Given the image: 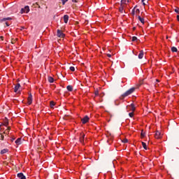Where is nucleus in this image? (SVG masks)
<instances>
[{
  "instance_id": "obj_16",
  "label": "nucleus",
  "mask_w": 179,
  "mask_h": 179,
  "mask_svg": "<svg viewBox=\"0 0 179 179\" xmlns=\"http://www.w3.org/2000/svg\"><path fill=\"white\" fill-rule=\"evenodd\" d=\"M143 50H141L140 51V53H139V55H138V58H139V59H142V58H143Z\"/></svg>"
},
{
  "instance_id": "obj_28",
  "label": "nucleus",
  "mask_w": 179,
  "mask_h": 179,
  "mask_svg": "<svg viewBox=\"0 0 179 179\" xmlns=\"http://www.w3.org/2000/svg\"><path fill=\"white\" fill-rule=\"evenodd\" d=\"M138 40V38L136 36H133L131 41H136Z\"/></svg>"
},
{
  "instance_id": "obj_32",
  "label": "nucleus",
  "mask_w": 179,
  "mask_h": 179,
  "mask_svg": "<svg viewBox=\"0 0 179 179\" xmlns=\"http://www.w3.org/2000/svg\"><path fill=\"white\" fill-rule=\"evenodd\" d=\"M68 0H62V5H65V3H66V1Z\"/></svg>"
},
{
  "instance_id": "obj_6",
  "label": "nucleus",
  "mask_w": 179,
  "mask_h": 179,
  "mask_svg": "<svg viewBox=\"0 0 179 179\" xmlns=\"http://www.w3.org/2000/svg\"><path fill=\"white\" fill-rule=\"evenodd\" d=\"M80 142L81 143H85V134H80Z\"/></svg>"
},
{
  "instance_id": "obj_12",
  "label": "nucleus",
  "mask_w": 179,
  "mask_h": 179,
  "mask_svg": "<svg viewBox=\"0 0 179 179\" xmlns=\"http://www.w3.org/2000/svg\"><path fill=\"white\" fill-rule=\"evenodd\" d=\"M20 87V84L17 83L15 87H14V92L15 93H17V90H19V88Z\"/></svg>"
},
{
  "instance_id": "obj_35",
  "label": "nucleus",
  "mask_w": 179,
  "mask_h": 179,
  "mask_svg": "<svg viewBox=\"0 0 179 179\" xmlns=\"http://www.w3.org/2000/svg\"><path fill=\"white\" fill-rule=\"evenodd\" d=\"M140 12H141V10H139L138 8H137V9L136 10V13H139Z\"/></svg>"
},
{
  "instance_id": "obj_44",
  "label": "nucleus",
  "mask_w": 179,
  "mask_h": 179,
  "mask_svg": "<svg viewBox=\"0 0 179 179\" xmlns=\"http://www.w3.org/2000/svg\"><path fill=\"white\" fill-rule=\"evenodd\" d=\"M12 43V44H15V42H11Z\"/></svg>"
},
{
  "instance_id": "obj_29",
  "label": "nucleus",
  "mask_w": 179,
  "mask_h": 179,
  "mask_svg": "<svg viewBox=\"0 0 179 179\" xmlns=\"http://www.w3.org/2000/svg\"><path fill=\"white\" fill-rule=\"evenodd\" d=\"M123 143H128V139L124 138L122 141Z\"/></svg>"
},
{
  "instance_id": "obj_30",
  "label": "nucleus",
  "mask_w": 179,
  "mask_h": 179,
  "mask_svg": "<svg viewBox=\"0 0 179 179\" xmlns=\"http://www.w3.org/2000/svg\"><path fill=\"white\" fill-rule=\"evenodd\" d=\"M70 71H71V72H75V67L71 66L70 67Z\"/></svg>"
},
{
  "instance_id": "obj_36",
  "label": "nucleus",
  "mask_w": 179,
  "mask_h": 179,
  "mask_svg": "<svg viewBox=\"0 0 179 179\" xmlns=\"http://www.w3.org/2000/svg\"><path fill=\"white\" fill-rule=\"evenodd\" d=\"M142 3L143 5L145 6V5H146V3H145V0H142Z\"/></svg>"
},
{
  "instance_id": "obj_18",
  "label": "nucleus",
  "mask_w": 179,
  "mask_h": 179,
  "mask_svg": "<svg viewBox=\"0 0 179 179\" xmlns=\"http://www.w3.org/2000/svg\"><path fill=\"white\" fill-rule=\"evenodd\" d=\"M48 80L50 83H54V78L52 77H48Z\"/></svg>"
},
{
  "instance_id": "obj_15",
  "label": "nucleus",
  "mask_w": 179,
  "mask_h": 179,
  "mask_svg": "<svg viewBox=\"0 0 179 179\" xmlns=\"http://www.w3.org/2000/svg\"><path fill=\"white\" fill-rule=\"evenodd\" d=\"M15 143H16V145H22V138H18L15 141Z\"/></svg>"
},
{
  "instance_id": "obj_9",
  "label": "nucleus",
  "mask_w": 179,
  "mask_h": 179,
  "mask_svg": "<svg viewBox=\"0 0 179 179\" xmlns=\"http://www.w3.org/2000/svg\"><path fill=\"white\" fill-rule=\"evenodd\" d=\"M7 20H12V18L10 17H4L2 19H0V23H2L3 22H6Z\"/></svg>"
},
{
  "instance_id": "obj_11",
  "label": "nucleus",
  "mask_w": 179,
  "mask_h": 179,
  "mask_svg": "<svg viewBox=\"0 0 179 179\" xmlns=\"http://www.w3.org/2000/svg\"><path fill=\"white\" fill-rule=\"evenodd\" d=\"M155 138L156 139H160V138H162V134H160V131H157L155 133Z\"/></svg>"
},
{
  "instance_id": "obj_25",
  "label": "nucleus",
  "mask_w": 179,
  "mask_h": 179,
  "mask_svg": "<svg viewBox=\"0 0 179 179\" xmlns=\"http://www.w3.org/2000/svg\"><path fill=\"white\" fill-rule=\"evenodd\" d=\"M54 106H55V102L51 101H50V107L52 108V107H54Z\"/></svg>"
},
{
  "instance_id": "obj_34",
  "label": "nucleus",
  "mask_w": 179,
  "mask_h": 179,
  "mask_svg": "<svg viewBox=\"0 0 179 179\" xmlns=\"http://www.w3.org/2000/svg\"><path fill=\"white\" fill-rule=\"evenodd\" d=\"M175 12H176V13H179V8H176L175 9Z\"/></svg>"
},
{
  "instance_id": "obj_13",
  "label": "nucleus",
  "mask_w": 179,
  "mask_h": 179,
  "mask_svg": "<svg viewBox=\"0 0 179 179\" xmlns=\"http://www.w3.org/2000/svg\"><path fill=\"white\" fill-rule=\"evenodd\" d=\"M69 20V15H64V23H68V21Z\"/></svg>"
},
{
  "instance_id": "obj_24",
  "label": "nucleus",
  "mask_w": 179,
  "mask_h": 179,
  "mask_svg": "<svg viewBox=\"0 0 179 179\" xmlns=\"http://www.w3.org/2000/svg\"><path fill=\"white\" fill-rule=\"evenodd\" d=\"M9 131H10V127H8L6 130L3 132V134H9Z\"/></svg>"
},
{
  "instance_id": "obj_26",
  "label": "nucleus",
  "mask_w": 179,
  "mask_h": 179,
  "mask_svg": "<svg viewBox=\"0 0 179 179\" xmlns=\"http://www.w3.org/2000/svg\"><path fill=\"white\" fill-rule=\"evenodd\" d=\"M136 8V6H135L134 8H133V10H132V11H131V15H133V16H134V15H135V9Z\"/></svg>"
},
{
  "instance_id": "obj_46",
  "label": "nucleus",
  "mask_w": 179,
  "mask_h": 179,
  "mask_svg": "<svg viewBox=\"0 0 179 179\" xmlns=\"http://www.w3.org/2000/svg\"><path fill=\"white\" fill-rule=\"evenodd\" d=\"M134 30H135V27L134 28Z\"/></svg>"
},
{
  "instance_id": "obj_42",
  "label": "nucleus",
  "mask_w": 179,
  "mask_h": 179,
  "mask_svg": "<svg viewBox=\"0 0 179 179\" xmlns=\"http://www.w3.org/2000/svg\"><path fill=\"white\" fill-rule=\"evenodd\" d=\"M14 140H15V138H13L11 139V142H13Z\"/></svg>"
},
{
  "instance_id": "obj_4",
  "label": "nucleus",
  "mask_w": 179,
  "mask_h": 179,
  "mask_svg": "<svg viewBox=\"0 0 179 179\" xmlns=\"http://www.w3.org/2000/svg\"><path fill=\"white\" fill-rule=\"evenodd\" d=\"M57 37H59L60 38H64L65 37V34H63L62 31L57 29Z\"/></svg>"
},
{
  "instance_id": "obj_37",
  "label": "nucleus",
  "mask_w": 179,
  "mask_h": 179,
  "mask_svg": "<svg viewBox=\"0 0 179 179\" xmlns=\"http://www.w3.org/2000/svg\"><path fill=\"white\" fill-rule=\"evenodd\" d=\"M78 1H79V0H72V2H74V3H77Z\"/></svg>"
},
{
  "instance_id": "obj_40",
  "label": "nucleus",
  "mask_w": 179,
  "mask_h": 179,
  "mask_svg": "<svg viewBox=\"0 0 179 179\" xmlns=\"http://www.w3.org/2000/svg\"><path fill=\"white\" fill-rule=\"evenodd\" d=\"M95 94H96V96H99V92L96 91V92H95Z\"/></svg>"
},
{
  "instance_id": "obj_23",
  "label": "nucleus",
  "mask_w": 179,
  "mask_h": 179,
  "mask_svg": "<svg viewBox=\"0 0 179 179\" xmlns=\"http://www.w3.org/2000/svg\"><path fill=\"white\" fill-rule=\"evenodd\" d=\"M129 107L131 108V110L132 111H134L135 110V105H134V103H131Z\"/></svg>"
},
{
  "instance_id": "obj_20",
  "label": "nucleus",
  "mask_w": 179,
  "mask_h": 179,
  "mask_svg": "<svg viewBox=\"0 0 179 179\" xmlns=\"http://www.w3.org/2000/svg\"><path fill=\"white\" fill-rule=\"evenodd\" d=\"M142 146H143V149H145V150H148V147L146 145V143L142 142Z\"/></svg>"
},
{
  "instance_id": "obj_2",
  "label": "nucleus",
  "mask_w": 179,
  "mask_h": 179,
  "mask_svg": "<svg viewBox=\"0 0 179 179\" xmlns=\"http://www.w3.org/2000/svg\"><path fill=\"white\" fill-rule=\"evenodd\" d=\"M30 12V7L29 6H24V8H21L20 13H29Z\"/></svg>"
},
{
  "instance_id": "obj_3",
  "label": "nucleus",
  "mask_w": 179,
  "mask_h": 179,
  "mask_svg": "<svg viewBox=\"0 0 179 179\" xmlns=\"http://www.w3.org/2000/svg\"><path fill=\"white\" fill-rule=\"evenodd\" d=\"M125 8H127V6L120 3L119 12H120V13H125Z\"/></svg>"
},
{
  "instance_id": "obj_5",
  "label": "nucleus",
  "mask_w": 179,
  "mask_h": 179,
  "mask_svg": "<svg viewBox=\"0 0 179 179\" xmlns=\"http://www.w3.org/2000/svg\"><path fill=\"white\" fill-rule=\"evenodd\" d=\"M31 103H33V96H32L31 94H30L28 96L27 103L29 104V106H30V104H31Z\"/></svg>"
},
{
  "instance_id": "obj_41",
  "label": "nucleus",
  "mask_w": 179,
  "mask_h": 179,
  "mask_svg": "<svg viewBox=\"0 0 179 179\" xmlns=\"http://www.w3.org/2000/svg\"><path fill=\"white\" fill-rule=\"evenodd\" d=\"M177 20L179 22V15H177Z\"/></svg>"
},
{
  "instance_id": "obj_43",
  "label": "nucleus",
  "mask_w": 179,
  "mask_h": 179,
  "mask_svg": "<svg viewBox=\"0 0 179 179\" xmlns=\"http://www.w3.org/2000/svg\"><path fill=\"white\" fill-rule=\"evenodd\" d=\"M0 38H1V40H3V36H1Z\"/></svg>"
},
{
  "instance_id": "obj_19",
  "label": "nucleus",
  "mask_w": 179,
  "mask_h": 179,
  "mask_svg": "<svg viewBox=\"0 0 179 179\" xmlns=\"http://www.w3.org/2000/svg\"><path fill=\"white\" fill-rule=\"evenodd\" d=\"M4 124H5L6 127H8V125H9V122H8L7 117H5V119H4Z\"/></svg>"
},
{
  "instance_id": "obj_7",
  "label": "nucleus",
  "mask_w": 179,
  "mask_h": 179,
  "mask_svg": "<svg viewBox=\"0 0 179 179\" xmlns=\"http://www.w3.org/2000/svg\"><path fill=\"white\" fill-rule=\"evenodd\" d=\"M82 123L83 124H86V122H87L89 121V116L86 115L85 116L82 120Z\"/></svg>"
},
{
  "instance_id": "obj_47",
  "label": "nucleus",
  "mask_w": 179,
  "mask_h": 179,
  "mask_svg": "<svg viewBox=\"0 0 179 179\" xmlns=\"http://www.w3.org/2000/svg\"><path fill=\"white\" fill-rule=\"evenodd\" d=\"M38 8H40V6H38Z\"/></svg>"
},
{
  "instance_id": "obj_45",
  "label": "nucleus",
  "mask_w": 179,
  "mask_h": 179,
  "mask_svg": "<svg viewBox=\"0 0 179 179\" xmlns=\"http://www.w3.org/2000/svg\"><path fill=\"white\" fill-rule=\"evenodd\" d=\"M157 82H159V80H157Z\"/></svg>"
},
{
  "instance_id": "obj_17",
  "label": "nucleus",
  "mask_w": 179,
  "mask_h": 179,
  "mask_svg": "<svg viewBox=\"0 0 179 179\" xmlns=\"http://www.w3.org/2000/svg\"><path fill=\"white\" fill-rule=\"evenodd\" d=\"M66 89L69 92H72V90H73V87H72V85H68Z\"/></svg>"
},
{
  "instance_id": "obj_10",
  "label": "nucleus",
  "mask_w": 179,
  "mask_h": 179,
  "mask_svg": "<svg viewBox=\"0 0 179 179\" xmlns=\"http://www.w3.org/2000/svg\"><path fill=\"white\" fill-rule=\"evenodd\" d=\"M129 3V0H121L120 4L124 5V6H127Z\"/></svg>"
},
{
  "instance_id": "obj_1",
  "label": "nucleus",
  "mask_w": 179,
  "mask_h": 179,
  "mask_svg": "<svg viewBox=\"0 0 179 179\" xmlns=\"http://www.w3.org/2000/svg\"><path fill=\"white\" fill-rule=\"evenodd\" d=\"M136 90V87H131L129 90L126 91L124 94H122L120 96V100H124V99H125V97H128V96H129V94H132V93H134V92H135Z\"/></svg>"
},
{
  "instance_id": "obj_21",
  "label": "nucleus",
  "mask_w": 179,
  "mask_h": 179,
  "mask_svg": "<svg viewBox=\"0 0 179 179\" xmlns=\"http://www.w3.org/2000/svg\"><path fill=\"white\" fill-rule=\"evenodd\" d=\"M1 155H5V153H8V149H3L0 152Z\"/></svg>"
},
{
  "instance_id": "obj_8",
  "label": "nucleus",
  "mask_w": 179,
  "mask_h": 179,
  "mask_svg": "<svg viewBox=\"0 0 179 179\" xmlns=\"http://www.w3.org/2000/svg\"><path fill=\"white\" fill-rule=\"evenodd\" d=\"M17 177L19 179H26V176L23 174V173H17Z\"/></svg>"
},
{
  "instance_id": "obj_27",
  "label": "nucleus",
  "mask_w": 179,
  "mask_h": 179,
  "mask_svg": "<svg viewBox=\"0 0 179 179\" xmlns=\"http://www.w3.org/2000/svg\"><path fill=\"white\" fill-rule=\"evenodd\" d=\"M4 138H5V136H3V134H0V139H1V141H3Z\"/></svg>"
},
{
  "instance_id": "obj_33",
  "label": "nucleus",
  "mask_w": 179,
  "mask_h": 179,
  "mask_svg": "<svg viewBox=\"0 0 179 179\" xmlns=\"http://www.w3.org/2000/svg\"><path fill=\"white\" fill-rule=\"evenodd\" d=\"M141 136H142V138H144V136H145V133L143 132V131H141Z\"/></svg>"
},
{
  "instance_id": "obj_39",
  "label": "nucleus",
  "mask_w": 179,
  "mask_h": 179,
  "mask_svg": "<svg viewBox=\"0 0 179 179\" xmlns=\"http://www.w3.org/2000/svg\"><path fill=\"white\" fill-rule=\"evenodd\" d=\"M107 57H108V58H111V55L107 54Z\"/></svg>"
},
{
  "instance_id": "obj_38",
  "label": "nucleus",
  "mask_w": 179,
  "mask_h": 179,
  "mask_svg": "<svg viewBox=\"0 0 179 179\" xmlns=\"http://www.w3.org/2000/svg\"><path fill=\"white\" fill-rule=\"evenodd\" d=\"M6 25L7 26V27H8V26H9V22H6Z\"/></svg>"
},
{
  "instance_id": "obj_31",
  "label": "nucleus",
  "mask_w": 179,
  "mask_h": 179,
  "mask_svg": "<svg viewBox=\"0 0 179 179\" xmlns=\"http://www.w3.org/2000/svg\"><path fill=\"white\" fill-rule=\"evenodd\" d=\"M129 115L131 118H132V117H134V112L129 113Z\"/></svg>"
},
{
  "instance_id": "obj_14",
  "label": "nucleus",
  "mask_w": 179,
  "mask_h": 179,
  "mask_svg": "<svg viewBox=\"0 0 179 179\" xmlns=\"http://www.w3.org/2000/svg\"><path fill=\"white\" fill-rule=\"evenodd\" d=\"M138 20H140L141 23L145 24V19L142 18L140 15L138 16Z\"/></svg>"
},
{
  "instance_id": "obj_22",
  "label": "nucleus",
  "mask_w": 179,
  "mask_h": 179,
  "mask_svg": "<svg viewBox=\"0 0 179 179\" xmlns=\"http://www.w3.org/2000/svg\"><path fill=\"white\" fill-rule=\"evenodd\" d=\"M171 51H172V52H177L178 51V50L176 47H172Z\"/></svg>"
}]
</instances>
